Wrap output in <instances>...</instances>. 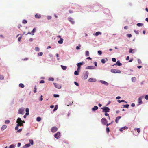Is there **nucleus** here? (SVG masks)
Returning <instances> with one entry per match:
<instances>
[{
  "label": "nucleus",
  "mask_w": 148,
  "mask_h": 148,
  "mask_svg": "<svg viewBox=\"0 0 148 148\" xmlns=\"http://www.w3.org/2000/svg\"><path fill=\"white\" fill-rule=\"evenodd\" d=\"M101 109L103 110V112L105 113L109 112L110 111L109 108L107 107H104L103 108H101Z\"/></svg>",
  "instance_id": "f257e3e1"
},
{
  "label": "nucleus",
  "mask_w": 148,
  "mask_h": 148,
  "mask_svg": "<svg viewBox=\"0 0 148 148\" xmlns=\"http://www.w3.org/2000/svg\"><path fill=\"white\" fill-rule=\"evenodd\" d=\"M17 123V124L16 126L15 127V129L16 130H18V127L19 126H22L23 125V124L21 122H18Z\"/></svg>",
  "instance_id": "f03ea898"
},
{
  "label": "nucleus",
  "mask_w": 148,
  "mask_h": 148,
  "mask_svg": "<svg viewBox=\"0 0 148 148\" xmlns=\"http://www.w3.org/2000/svg\"><path fill=\"white\" fill-rule=\"evenodd\" d=\"M101 122V123L104 125H106L107 123L106 119L105 118H103L102 119Z\"/></svg>",
  "instance_id": "7ed1b4c3"
},
{
  "label": "nucleus",
  "mask_w": 148,
  "mask_h": 148,
  "mask_svg": "<svg viewBox=\"0 0 148 148\" xmlns=\"http://www.w3.org/2000/svg\"><path fill=\"white\" fill-rule=\"evenodd\" d=\"M18 113L19 114H23L24 113V109L22 108H20L18 110Z\"/></svg>",
  "instance_id": "20e7f679"
},
{
  "label": "nucleus",
  "mask_w": 148,
  "mask_h": 148,
  "mask_svg": "<svg viewBox=\"0 0 148 148\" xmlns=\"http://www.w3.org/2000/svg\"><path fill=\"white\" fill-rule=\"evenodd\" d=\"M111 72L114 73H121V71L119 70H117L115 69H111L110 71Z\"/></svg>",
  "instance_id": "39448f33"
},
{
  "label": "nucleus",
  "mask_w": 148,
  "mask_h": 148,
  "mask_svg": "<svg viewBox=\"0 0 148 148\" xmlns=\"http://www.w3.org/2000/svg\"><path fill=\"white\" fill-rule=\"evenodd\" d=\"M55 137L57 138L58 139L60 137V132H58L54 135Z\"/></svg>",
  "instance_id": "423d86ee"
},
{
  "label": "nucleus",
  "mask_w": 148,
  "mask_h": 148,
  "mask_svg": "<svg viewBox=\"0 0 148 148\" xmlns=\"http://www.w3.org/2000/svg\"><path fill=\"white\" fill-rule=\"evenodd\" d=\"M53 84L54 85V86L57 88L58 89H60L61 88V85L58 83H54Z\"/></svg>",
  "instance_id": "0eeeda50"
},
{
  "label": "nucleus",
  "mask_w": 148,
  "mask_h": 148,
  "mask_svg": "<svg viewBox=\"0 0 148 148\" xmlns=\"http://www.w3.org/2000/svg\"><path fill=\"white\" fill-rule=\"evenodd\" d=\"M68 21L71 23L73 24H74L75 23V21L74 19L71 17H69L68 18Z\"/></svg>",
  "instance_id": "6e6552de"
},
{
  "label": "nucleus",
  "mask_w": 148,
  "mask_h": 148,
  "mask_svg": "<svg viewBox=\"0 0 148 148\" xmlns=\"http://www.w3.org/2000/svg\"><path fill=\"white\" fill-rule=\"evenodd\" d=\"M88 72L87 71L86 72L84 76L83 77V79L85 80L87 79V78H88Z\"/></svg>",
  "instance_id": "1a4fd4ad"
},
{
  "label": "nucleus",
  "mask_w": 148,
  "mask_h": 148,
  "mask_svg": "<svg viewBox=\"0 0 148 148\" xmlns=\"http://www.w3.org/2000/svg\"><path fill=\"white\" fill-rule=\"evenodd\" d=\"M58 128L56 127H53L51 129V131L52 132H55L57 131Z\"/></svg>",
  "instance_id": "9d476101"
},
{
  "label": "nucleus",
  "mask_w": 148,
  "mask_h": 148,
  "mask_svg": "<svg viewBox=\"0 0 148 148\" xmlns=\"http://www.w3.org/2000/svg\"><path fill=\"white\" fill-rule=\"evenodd\" d=\"M88 81L89 82H96V80L95 79L91 78L88 79Z\"/></svg>",
  "instance_id": "9b49d317"
},
{
  "label": "nucleus",
  "mask_w": 148,
  "mask_h": 148,
  "mask_svg": "<svg viewBox=\"0 0 148 148\" xmlns=\"http://www.w3.org/2000/svg\"><path fill=\"white\" fill-rule=\"evenodd\" d=\"M100 82L101 83L105 85L106 86H108V84L107 82L101 80Z\"/></svg>",
  "instance_id": "f8f14e48"
},
{
  "label": "nucleus",
  "mask_w": 148,
  "mask_h": 148,
  "mask_svg": "<svg viewBox=\"0 0 148 148\" xmlns=\"http://www.w3.org/2000/svg\"><path fill=\"white\" fill-rule=\"evenodd\" d=\"M141 98H142L141 97H140L138 98V105L141 104L142 103Z\"/></svg>",
  "instance_id": "ddd939ff"
},
{
  "label": "nucleus",
  "mask_w": 148,
  "mask_h": 148,
  "mask_svg": "<svg viewBox=\"0 0 148 148\" xmlns=\"http://www.w3.org/2000/svg\"><path fill=\"white\" fill-rule=\"evenodd\" d=\"M98 107L97 106H94V107L92 108V110L93 111H95L96 110H97L98 109Z\"/></svg>",
  "instance_id": "4468645a"
},
{
  "label": "nucleus",
  "mask_w": 148,
  "mask_h": 148,
  "mask_svg": "<svg viewBox=\"0 0 148 148\" xmlns=\"http://www.w3.org/2000/svg\"><path fill=\"white\" fill-rule=\"evenodd\" d=\"M121 118V116H118L116 117L115 119V122L116 123H118V121Z\"/></svg>",
  "instance_id": "2eb2a0df"
},
{
  "label": "nucleus",
  "mask_w": 148,
  "mask_h": 148,
  "mask_svg": "<svg viewBox=\"0 0 148 148\" xmlns=\"http://www.w3.org/2000/svg\"><path fill=\"white\" fill-rule=\"evenodd\" d=\"M35 17L36 18H41V16L40 14H36L35 15Z\"/></svg>",
  "instance_id": "dca6fc26"
},
{
  "label": "nucleus",
  "mask_w": 148,
  "mask_h": 148,
  "mask_svg": "<svg viewBox=\"0 0 148 148\" xmlns=\"http://www.w3.org/2000/svg\"><path fill=\"white\" fill-rule=\"evenodd\" d=\"M7 128V126L5 125H3L1 128V130L2 131L4 130Z\"/></svg>",
  "instance_id": "f3484780"
},
{
  "label": "nucleus",
  "mask_w": 148,
  "mask_h": 148,
  "mask_svg": "<svg viewBox=\"0 0 148 148\" xmlns=\"http://www.w3.org/2000/svg\"><path fill=\"white\" fill-rule=\"evenodd\" d=\"M30 146V145L29 143L26 144L25 145L24 147H23V148H26L27 147H29Z\"/></svg>",
  "instance_id": "a211bd4d"
},
{
  "label": "nucleus",
  "mask_w": 148,
  "mask_h": 148,
  "mask_svg": "<svg viewBox=\"0 0 148 148\" xmlns=\"http://www.w3.org/2000/svg\"><path fill=\"white\" fill-rule=\"evenodd\" d=\"M36 30V29L35 28H34L33 30L32 31L31 33H32V35H34V33L35 32Z\"/></svg>",
  "instance_id": "6ab92c4d"
},
{
  "label": "nucleus",
  "mask_w": 148,
  "mask_h": 148,
  "mask_svg": "<svg viewBox=\"0 0 148 148\" xmlns=\"http://www.w3.org/2000/svg\"><path fill=\"white\" fill-rule=\"evenodd\" d=\"M94 69V68H93V66H87L86 68V69Z\"/></svg>",
  "instance_id": "aec40b11"
},
{
  "label": "nucleus",
  "mask_w": 148,
  "mask_h": 148,
  "mask_svg": "<svg viewBox=\"0 0 148 148\" xmlns=\"http://www.w3.org/2000/svg\"><path fill=\"white\" fill-rule=\"evenodd\" d=\"M63 40L62 38H61L60 39V40L58 41V43L60 44H62L63 42Z\"/></svg>",
  "instance_id": "412c9836"
},
{
  "label": "nucleus",
  "mask_w": 148,
  "mask_h": 148,
  "mask_svg": "<svg viewBox=\"0 0 148 148\" xmlns=\"http://www.w3.org/2000/svg\"><path fill=\"white\" fill-rule=\"evenodd\" d=\"M114 65H122V64L120 62L119 60H118L116 62V63Z\"/></svg>",
  "instance_id": "4be33fe9"
},
{
  "label": "nucleus",
  "mask_w": 148,
  "mask_h": 148,
  "mask_svg": "<svg viewBox=\"0 0 148 148\" xmlns=\"http://www.w3.org/2000/svg\"><path fill=\"white\" fill-rule=\"evenodd\" d=\"M19 86L20 87L22 88H23L24 87V84L22 83H20L19 85Z\"/></svg>",
  "instance_id": "5701e85b"
},
{
  "label": "nucleus",
  "mask_w": 148,
  "mask_h": 148,
  "mask_svg": "<svg viewBox=\"0 0 148 148\" xmlns=\"http://www.w3.org/2000/svg\"><path fill=\"white\" fill-rule=\"evenodd\" d=\"M137 25L138 27L142 26L143 25V24L142 23H138L137 24Z\"/></svg>",
  "instance_id": "b1692460"
},
{
  "label": "nucleus",
  "mask_w": 148,
  "mask_h": 148,
  "mask_svg": "<svg viewBox=\"0 0 148 148\" xmlns=\"http://www.w3.org/2000/svg\"><path fill=\"white\" fill-rule=\"evenodd\" d=\"M61 67L63 70H65L67 68V67L66 66H64L63 65H61Z\"/></svg>",
  "instance_id": "393cba45"
},
{
  "label": "nucleus",
  "mask_w": 148,
  "mask_h": 148,
  "mask_svg": "<svg viewBox=\"0 0 148 148\" xmlns=\"http://www.w3.org/2000/svg\"><path fill=\"white\" fill-rule=\"evenodd\" d=\"M101 62L102 64H104L106 62L105 59H102L101 60Z\"/></svg>",
  "instance_id": "a878e982"
},
{
  "label": "nucleus",
  "mask_w": 148,
  "mask_h": 148,
  "mask_svg": "<svg viewBox=\"0 0 148 148\" xmlns=\"http://www.w3.org/2000/svg\"><path fill=\"white\" fill-rule=\"evenodd\" d=\"M21 121L22 120L20 118L18 117V119L16 121V123H18V122H21Z\"/></svg>",
  "instance_id": "bb28decb"
},
{
  "label": "nucleus",
  "mask_w": 148,
  "mask_h": 148,
  "mask_svg": "<svg viewBox=\"0 0 148 148\" xmlns=\"http://www.w3.org/2000/svg\"><path fill=\"white\" fill-rule=\"evenodd\" d=\"M101 34V33L100 32H96L95 33V36H98L99 35Z\"/></svg>",
  "instance_id": "cd10ccee"
},
{
  "label": "nucleus",
  "mask_w": 148,
  "mask_h": 148,
  "mask_svg": "<svg viewBox=\"0 0 148 148\" xmlns=\"http://www.w3.org/2000/svg\"><path fill=\"white\" fill-rule=\"evenodd\" d=\"M136 79L135 77H132V80L133 82H135L136 81Z\"/></svg>",
  "instance_id": "c85d7f7f"
},
{
  "label": "nucleus",
  "mask_w": 148,
  "mask_h": 148,
  "mask_svg": "<svg viewBox=\"0 0 148 148\" xmlns=\"http://www.w3.org/2000/svg\"><path fill=\"white\" fill-rule=\"evenodd\" d=\"M41 118L40 117H38L36 118V120L38 121H41Z\"/></svg>",
  "instance_id": "c756f323"
},
{
  "label": "nucleus",
  "mask_w": 148,
  "mask_h": 148,
  "mask_svg": "<svg viewBox=\"0 0 148 148\" xmlns=\"http://www.w3.org/2000/svg\"><path fill=\"white\" fill-rule=\"evenodd\" d=\"M10 122V121L9 120H6L5 121V124H9Z\"/></svg>",
  "instance_id": "7c9ffc66"
},
{
  "label": "nucleus",
  "mask_w": 148,
  "mask_h": 148,
  "mask_svg": "<svg viewBox=\"0 0 148 148\" xmlns=\"http://www.w3.org/2000/svg\"><path fill=\"white\" fill-rule=\"evenodd\" d=\"M106 131L107 133H109L110 132V129L108 127H107L106 128Z\"/></svg>",
  "instance_id": "2f4dec72"
},
{
  "label": "nucleus",
  "mask_w": 148,
  "mask_h": 148,
  "mask_svg": "<svg viewBox=\"0 0 148 148\" xmlns=\"http://www.w3.org/2000/svg\"><path fill=\"white\" fill-rule=\"evenodd\" d=\"M36 90H37V87L36 86H34V93H35L36 92Z\"/></svg>",
  "instance_id": "473e14b6"
},
{
  "label": "nucleus",
  "mask_w": 148,
  "mask_h": 148,
  "mask_svg": "<svg viewBox=\"0 0 148 148\" xmlns=\"http://www.w3.org/2000/svg\"><path fill=\"white\" fill-rule=\"evenodd\" d=\"M79 72V71H75V72H74V74L75 75H78V74H79L78 72Z\"/></svg>",
  "instance_id": "72a5a7b5"
},
{
  "label": "nucleus",
  "mask_w": 148,
  "mask_h": 148,
  "mask_svg": "<svg viewBox=\"0 0 148 148\" xmlns=\"http://www.w3.org/2000/svg\"><path fill=\"white\" fill-rule=\"evenodd\" d=\"M77 66L78 68L77 71L79 72L80 69L81 65H77Z\"/></svg>",
  "instance_id": "f704fd0d"
},
{
  "label": "nucleus",
  "mask_w": 148,
  "mask_h": 148,
  "mask_svg": "<svg viewBox=\"0 0 148 148\" xmlns=\"http://www.w3.org/2000/svg\"><path fill=\"white\" fill-rule=\"evenodd\" d=\"M15 146L14 144H12L9 147L10 148H14Z\"/></svg>",
  "instance_id": "c9c22d12"
},
{
  "label": "nucleus",
  "mask_w": 148,
  "mask_h": 148,
  "mask_svg": "<svg viewBox=\"0 0 148 148\" xmlns=\"http://www.w3.org/2000/svg\"><path fill=\"white\" fill-rule=\"evenodd\" d=\"M133 51V50L132 48H130L129 51V52L130 53H134V52H132Z\"/></svg>",
  "instance_id": "e433bc0d"
},
{
  "label": "nucleus",
  "mask_w": 148,
  "mask_h": 148,
  "mask_svg": "<svg viewBox=\"0 0 148 148\" xmlns=\"http://www.w3.org/2000/svg\"><path fill=\"white\" fill-rule=\"evenodd\" d=\"M22 130V129L21 128L19 130H17L16 133H20L21 132Z\"/></svg>",
  "instance_id": "4c0bfd02"
},
{
  "label": "nucleus",
  "mask_w": 148,
  "mask_h": 148,
  "mask_svg": "<svg viewBox=\"0 0 148 148\" xmlns=\"http://www.w3.org/2000/svg\"><path fill=\"white\" fill-rule=\"evenodd\" d=\"M54 80V79L53 78L50 77L49 78V80L50 81H53Z\"/></svg>",
  "instance_id": "58836bf2"
},
{
  "label": "nucleus",
  "mask_w": 148,
  "mask_h": 148,
  "mask_svg": "<svg viewBox=\"0 0 148 148\" xmlns=\"http://www.w3.org/2000/svg\"><path fill=\"white\" fill-rule=\"evenodd\" d=\"M129 106V105L128 104H126L125 105H123V107L124 108H128Z\"/></svg>",
  "instance_id": "ea45409f"
},
{
  "label": "nucleus",
  "mask_w": 148,
  "mask_h": 148,
  "mask_svg": "<svg viewBox=\"0 0 148 148\" xmlns=\"http://www.w3.org/2000/svg\"><path fill=\"white\" fill-rule=\"evenodd\" d=\"M27 22V20H23L22 21V23L24 24L26 23Z\"/></svg>",
  "instance_id": "a19ab883"
},
{
  "label": "nucleus",
  "mask_w": 148,
  "mask_h": 148,
  "mask_svg": "<svg viewBox=\"0 0 148 148\" xmlns=\"http://www.w3.org/2000/svg\"><path fill=\"white\" fill-rule=\"evenodd\" d=\"M29 142H30V143L32 145H33V140H29Z\"/></svg>",
  "instance_id": "79ce46f5"
},
{
  "label": "nucleus",
  "mask_w": 148,
  "mask_h": 148,
  "mask_svg": "<svg viewBox=\"0 0 148 148\" xmlns=\"http://www.w3.org/2000/svg\"><path fill=\"white\" fill-rule=\"evenodd\" d=\"M89 52L88 51H86V55L87 56H89Z\"/></svg>",
  "instance_id": "37998d69"
},
{
  "label": "nucleus",
  "mask_w": 148,
  "mask_h": 148,
  "mask_svg": "<svg viewBox=\"0 0 148 148\" xmlns=\"http://www.w3.org/2000/svg\"><path fill=\"white\" fill-rule=\"evenodd\" d=\"M84 64V62H81L78 63H77L76 65H83Z\"/></svg>",
  "instance_id": "c03bdc74"
},
{
  "label": "nucleus",
  "mask_w": 148,
  "mask_h": 148,
  "mask_svg": "<svg viewBox=\"0 0 148 148\" xmlns=\"http://www.w3.org/2000/svg\"><path fill=\"white\" fill-rule=\"evenodd\" d=\"M59 95L58 94H54L53 95V96L54 97H59Z\"/></svg>",
  "instance_id": "a18cd8bd"
},
{
  "label": "nucleus",
  "mask_w": 148,
  "mask_h": 148,
  "mask_svg": "<svg viewBox=\"0 0 148 148\" xmlns=\"http://www.w3.org/2000/svg\"><path fill=\"white\" fill-rule=\"evenodd\" d=\"M4 79V77L3 75H0V79L3 80Z\"/></svg>",
  "instance_id": "49530a36"
},
{
  "label": "nucleus",
  "mask_w": 148,
  "mask_h": 148,
  "mask_svg": "<svg viewBox=\"0 0 148 148\" xmlns=\"http://www.w3.org/2000/svg\"><path fill=\"white\" fill-rule=\"evenodd\" d=\"M35 50L36 51H39L40 50V49L38 47H36Z\"/></svg>",
  "instance_id": "de8ad7c7"
},
{
  "label": "nucleus",
  "mask_w": 148,
  "mask_h": 148,
  "mask_svg": "<svg viewBox=\"0 0 148 148\" xmlns=\"http://www.w3.org/2000/svg\"><path fill=\"white\" fill-rule=\"evenodd\" d=\"M43 55V53L42 52H40L38 53V55L39 56H42Z\"/></svg>",
  "instance_id": "09e8293b"
},
{
  "label": "nucleus",
  "mask_w": 148,
  "mask_h": 148,
  "mask_svg": "<svg viewBox=\"0 0 148 148\" xmlns=\"http://www.w3.org/2000/svg\"><path fill=\"white\" fill-rule=\"evenodd\" d=\"M118 102H119V103H121V102H125V101L124 100H118Z\"/></svg>",
  "instance_id": "8fccbe9b"
},
{
  "label": "nucleus",
  "mask_w": 148,
  "mask_h": 148,
  "mask_svg": "<svg viewBox=\"0 0 148 148\" xmlns=\"http://www.w3.org/2000/svg\"><path fill=\"white\" fill-rule=\"evenodd\" d=\"M98 54L99 55H101L102 54V52L101 51L99 50L98 51Z\"/></svg>",
  "instance_id": "3c124183"
},
{
  "label": "nucleus",
  "mask_w": 148,
  "mask_h": 148,
  "mask_svg": "<svg viewBox=\"0 0 148 148\" xmlns=\"http://www.w3.org/2000/svg\"><path fill=\"white\" fill-rule=\"evenodd\" d=\"M127 36L129 38H130L132 36V35L131 34H127Z\"/></svg>",
  "instance_id": "603ef678"
},
{
  "label": "nucleus",
  "mask_w": 148,
  "mask_h": 148,
  "mask_svg": "<svg viewBox=\"0 0 148 148\" xmlns=\"http://www.w3.org/2000/svg\"><path fill=\"white\" fill-rule=\"evenodd\" d=\"M123 130H127L128 129V127H127L125 126L123 127H122Z\"/></svg>",
  "instance_id": "864d4df0"
},
{
  "label": "nucleus",
  "mask_w": 148,
  "mask_h": 148,
  "mask_svg": "<svg viewBox=\"0 0 148 148\" xmlns=\"http://www.w3.org/2000/svg\"><path fill=\"white\" fill-rule=\"evenodd\" d=\"M112 60L113 62H115L116 61V59L115 58H113L112 59Z\"/></svg>",
  "instance_id": "5fc2aeb1"
},
{
  "label": "nucleus",
  "mask_w": 148,
  "mask_h": 148,
  "mask_svg": "<svg viewBox=\"0 0 148 148\" xmlns=\"http://www.w3.org/2000/svg\"><path fill=\"white\" fill-rule=\"evenodd\" d=\"M137 132L138 133H139L140 132V128H138L137 129Z\"/></svg>",
  "instance_id": "6e6d98bb"
},
{
  "label": "nucleus",
  "mask_w": 148,
  "mask_h": 148,
  "mask_svg": "<svg viewBox=\"0 0 148 148\" xmlns=\"http://www.w3.org/2000/svg\"><path fill=\"white\" fill-rule=\"evenodd\" d=\"M138 64H141V60L140 59H138Z\"/></svg>",
  "instance_id": "4d7b16f0"
},
{
  "label": "nucleus",
  "mask_w": 148,
  "mask_h": 148,
  "mask_svg": "<svg viewBox=\"0 0 148 148\" xmlns=\"http://www.w3.org/2000/svg\"><path fill=\"white\" fill-rule=\"evenodd\" d=\"M45 83V81L44 80H41L40 82V83Z\"/></svg>",
  "instance_id": "13d9d810"
},
{
  "label": "nucleus",
  "mask_w": 148,
  "mask_h": 148,
  "mask_svg": "<svg viewBox=\"0 0 148 148\" xmlns=\"http://www.w3.org/2000/svg\"><path fill=\"white\" fill-rule=\"evenodd\" d=\"M56 106H56L54 108V109L53 110V111H55V110H57V107H56Z\"/></svg>",
  "instance_id": "bf43d9fd"
},
{
  "label": "nucleus",
  "mask_w": 148,
  "mask_h": 148,
  "mask_svg": "<svg viewBox=\"0 0 148 148\" xmlns=\"http://www.w3.org/2000/svg\"><path fill=\"white\" fill-rule=\"evenodd\" d=\"M43 99L42 98V95L40 96V101H42L43 100Z\"/></svg>",
  "instance_id": "052dcab7"
},
{
  "label": "nucleus",
  "mask_w": 148,
  "mask_h": 148,
  "mask_svg": "<svg viewBox=\"0 0 148 148\" xmlns=\"http://www.w3.org/2000/svg\"><path fill=\"white\" fill-rule=\"evenodd\" d=\"M26 112H29V109L28 108H26Z\"/></svg>",
  "instance_id": "680f3d73"
},
{
  "label": "nucleus",
  "mask_w": 148,
  "mask_h": 148,
  "mask_svg": "<svg viewBox=\"0 0 148 148\" xmlns=\"http://www.w3.org/2000/svg\"><path fill=\"white\" fill-rule=\"evenodd\" d=\"M131 106L132 107H134L135 106V104L134 103H132L131 105Z\"/></svg>",
  "instance_id": "e2e57ef3"
},
{
  "label": "nucleus",
  "mask_w": 148,
  "mask_h": 148,
  "mask_svg": "<svg viewBox=\"0 0 148 148\" xmlns=\"http://www.w3.org/2000/svg\"><path fill=\"white\" fill-rule=\"evenodd\" d=\"M145 99L146 100H148V95H146V96L145 97Z\"/></svg>",
  "instance_id": "0e129e2a"
},
{
  "label": "nucleus",
  "mask_w": 148,
  "mask_h": 148,
  "mask_svg": "<svg viewBox=\"0 0 148 148\" xmlns=\"http://www.w3.org/2000/svg\"><path fill=\"white\" fill-rule=\"evenodd\" d=\"M74 83H75V84L76 85H77V86H79V84L77 82H74Z\"/></svg>",
  "instance_id": "69168bd1"
},
{
  "label": "nucleus",
  "mask_w": 148,
  "mask_h": 148,
  "mask_svg": "<svg viewBox=\"0 0 148 148\" xmlns=\"http://www.w3.org/2000/svg\"><path fill=\"white\" fill-rule=\"evenodd\" d=\"M121 98V97L119 96H118L116 98V99H119Z\"/></svg>",
  "instance_id": "338daca9"
},
{
  "label": "nucleus",
  "mask_w": 148,
  "mask_h": 148,
  "mask_svg": "<svg viewBox=\"0 0 148 148\" xmlns=\"http://www.w3.org/2000/svg\"><path fill=\"white\" fill-rule=\"evenodd\" d=\"M21 145V143H18V147H19Z\"/></svg>",
  "instance_id": "774afa93"
}]
</instances>
